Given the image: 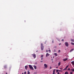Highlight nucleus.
<instances>
[{
    "label": "nucleus",
    "instance_id": "obj_1",
    "mask_svg": "<svg viewBox=\"0 0 74 74\" xmlns=\"http://www.w3.org/2000/svg\"><path fill=\"white\" fill-rule=\"evenodd\" d=\"M29 68L30 69H31V70H34V69H33V66H32L30 65H29Z\"/></svg>",
    "mask_w": 74,
    "mask_h": 74
},
{
    "label": "nucleus",
    "instance_id": "obj_2",
    "mask_svg": "<svg viewBox=\"0 0 74 74\" xmlns=\"http://www.w3.org/2000/svg\"><path fill=\"white\" fill-rule=\"evenodd\" d=\"M41 49L42 50L44 49V46L42 43L41 44Z\"/></svg>",
    "mask_w": 74,
    "mask_h": 74
},
{
    "label": "nucleus",
    "instance_id": "obj_3",
    "mask_svg": "<svg viewBox=\"0 0 74 74\" xmlns=\"http://www.w3.org/2000/svg\"><path fill=\"white\" fill-rule=\"evenodd\" d=\"M65 44L66 46V47H68V46L69 45V43H68V42H65Z\"/></svg>",
    "mask_w": 74,
    "mask_h": 74
},
{
    "label": "nucleus",
    "instance_id": "obj_4",
    "mask_svg": "<svg viewBox=\"0 0 74 74\" xmlns=\"http://www.w3.org/2000/svg\"><path fill=\"white\" fill-rule=\"evenodd\" d=\"M32 56H33V57L35 59L36 56V54H32Z\"/></svg>",
    "mask_w": 74,
    "mask_h": 74
},
{
    "label": "nucleus",
    "instance_id": "obj_5",
    "mask_svg": "<svg viewBox=\"0 0 74 74\" xmlns=\"http://www.w3.org/2000/svg\"><path fill=\"white\" fill-rule=\"evenodd\" d=\"M44 67H45V68H46L48 67V66L46 64H44Z\"/></svg>",
    "mask_w": 74,
    "mask_h": 74
},
{
    "label": "nucleus",
    "instance_id": "obj_6",
    "mask_svg": "<svg viewBox=\"0 0 74 74\" xmlns=\"http://www.w3.org/2000/svg\"><path fill=\"white\" fill-rule=\"evenodd\" d=\"M41 58V60H42V59H43V55H42L40 57Z\"/></svg>",
    "mask_w": 74,
    "mask_h": 74
},
{
    "label": "nucleus",
    "instance_id": "obj_7",
    "mask_svg": "<svg viewBox=\"0 0 74 74\" xmlns=\"http://www.w3.org/2000/svg\"><path fill=\"white\" fill-rule=\"evenodd\" d=\"M49 55H50L49 54H48V53H47L46 56V57H47V56H49Z\"/></svg>",
    "mask_w": 74,
    "mask_h": 74
},
{
    "label": "nucleus",
    "instance_id": "obj_8",
    "mask_svg": "<svg viewBox=\"0 0 74 74\" xmlns=\"http://www.w3.org/2000/svg\"><path fill=\"white\" fill-rule=\"evenodd\" d=\"M68 59V58H66V59H64L63 60L64 62H65L66 60H67Z\"/></svg>",
    "mask_w": 74,
    "mask_h": 74
},
{
    "label": "nucleus",
    "instance_id": "obj_9",
    "mask_svg": "<svg viewBox=\"0 0 74 74\" xmlns=\"http://www.w3.org/2000/svg\"><path fill=\"white\" fill-rule=\"evenodd\" d=\"M71 41L72 42H74V39H71Z\"/></svg>",
    "mask_w": 74,
    "mask_h": 74
},
{
    "label": "nucleus",
    "instance_id": "obj_10",
    "mask_svg": "<svg viewBox=\"0 0 74 74\" xmlns=\"http://www.w3.org/2000/svg\"><path fill=\"white\" fill-rule=\"evenodd\" d=\"M28 67V66H25V70H27V68Z\"/></svg>",
    "mask_w": 74,
    "mask_h": 74
},
{
    "label": "nucleus",
    "instance_id": "obj_11",
    "mask_svg": "<svg viewBox=\"0 0 74 74\" xmlns=\"http://www.w3.org/2000/svg\"><path fill=\"white\" fill-rule=\"evenodd\" d=\"M71 64L74 66V61H72L71 62Z\"/></svg>",
    "mask_w": 74,
    "mask_h": 74
},
{
    "label": "nucleus",
    "instance_id": "obj_12",
    "mask_svg": "<svg viewBox=\"0 0 74 74\" xmlns=\"http://www.w3.org/2000/svg\"><path fill=\"white\" fill-rule=\"evenodd\" d=\"M34 69H35V70H36V69H37V67L36 66H34Z\"/></svg>",
    "mask_w": 74,
    "mask_h": 74
},
{
    "label": "nucleus",
    "instance_id": "obj_13",
    "mask_svg": "<svg viewBox=\"0 0 74 74\" xmlns=\"http://www.w3.org/2000/svg\"><path fill=\"white\" fill-rule=\"evenodd\" d=\"M55 69H54V70L53 71V74H55Z\"/></svg>",
    "mask_w": 74,
    "mask_h": 74
},
{
    "label": "nucleus",
    "instance_id": "obj_14",
    "mask_svg": "<svg viewBox=\"0 0 74 74\" xmlns=\"http://www.w3.org/2000/svg\"><path fill=\"white\" fill-rule=\"evenodd\" d=\"M54 55L56 56H58V54H57V53H54Z\"/></svg>",
    "mask_w": 74,
    "mask_h": 74
},
{
    "label": "nucleus",
    "instance_id": "obj_15",
    "mask_svg": "<svg viewBox=\"0 0 74 74\" xmlns=\"http://www.w3.org/2000/svg\"><path fill=\"white\" fill-rule=\"evenodd\" d=\"M64 74H69V72L67 71H66L65 73Z\"/></svg>",
    "mask_w": 74,
    "mask_h": 74
},
{
    "label": "nucleus",
    "instance_id": "obj_16",
    "mask_svg": "<svg viewBox=\"0 0 74 74\" xmlns=\"http://www.w3.org/2000/svg\"><path fill=\"white\" fill-rule=\"evenodd\" d=\"M60 64H61V62H59V63H58V66H60Z\"/></svg>",
    "mask_w": 74,
    "mask_h": 74
},
{
    "label": "nucleus",
    "instance_id": "obj_17",
    "mask_svg": "<svg viewBox=\"0 0 74 74\" xmlns=\"http://www.w3.org/2000/svg\"><path fill=\"white\" fill-rule=\"evenodd\" d=\"M74 51V49H71V51H70V52H72V51Z\"/></svg>",
    "mask_w": 74,
    "mask_h": 74
},
{
    "label": "nucleus",
    "instance_id": "obj_18",
    "mask_svg": "<svg viewBox=\"0 0 74 74\" xmlns=\"http://www.w3.org/2000/svg\"><path fill=\"white\" fill-rule=\"evenodd\" d=\"M71 45H74V43L73 42H71Z\"/></svg>",
    "mask_w": 74,
    "mask_h": 74
},
{
    "label": "nucleus",
    "instance_id": "obj_19",
    "mask_svg": "<svg viewBox=\"0 0 74 74\" xmlns=\"http://www.w3.org/2000/svg\"><path fill=\"white\" fill-rule=\"evenodd\" d=\"M68 67H69V66H67L65 68V69L67 70V68H68Z\"/></svg>",
    "mask_w": 74,
    "mask_h": 74
},
{
    "label": "nucleus",
    "instance_id": "obj_20",
    "mask_svg": "<svg viewBox=\"0 0 74 74\" xmlns=\"http://www.w3.org/2000/svg\"><path fill=\"white\" fill-rule=\"evenodd\" d=\"M4 69H6L7 68V66L6 65H5L4 66Z\"/></svg>",
    "mask_w": 74,
    "mask_h": 74
},
{
    "label": "nucleus",
    "instance_id": "obj_21",
    "mask_svg": "<svg viewBox=\"0 0 74 74\" xmlns=\"http://www.w3.org/2000/svg\"><path fill=\"white\" fill-rule=\"evenodd\" d=\"M68 70L69 71H70V70H71V69H70V68H69L68 69Z\"/></svg>",
    "mask_w": 74,
    "mask_h": 74
},
{
    "label": "nucleus",
    "instance_id": "obj_22",
    "mask_svg": "<svg viewBox=\"0 0 74 74\" xmlns=\"http://www.w3.org/2000/svg\"><path fill=\"white\" fill-rule=\"evenodd\" d=\"M27 74H30V72H29V71H28V73H27Z\"/></svg>",
    "mask_w": 74,
    "mask_h": 74
},
{
    "label": "nucleus",
    "instance_id": "obj_23",
    "mask_svg": "<svg viewBox=\"0 0 74 74\" xmlns=\"http://www.w3.org/2000/svg\"><path fill=\"white\" fill-rule=\"evenodd\" d=\"M58 52H59V53L60 52V50H59L58 51Z\"/></svg>",
    "mask_w": 74,
    "mask_h": 74
},
{
    "label": "nucleus",
    "instance_id": "obj_24",
    "mask_svg": "<svg viewBox=\"0 0 74 74\" xmlns=\"http://www.w3.org/2000/svg\"><path fill=\"white\" fill-rule=\"evenodd\" d=\"M59 71H60V72L61 71V72H62L63 71H62V70H59Z\"/></svg>",
    "mask_w": 74,
    "mask_h": 74
},
{
    "label": "nucleus",
    "instance_id": "obj_25",
    "mask_svg": "<svg viewBox=\"0 0 74 74\" xmlns=\"http://www.w3.org/2000/svg\"><path fill=\"white\" fill-rule=\"evenodd\" d=\"M70 74H73V72H71L70 73Z\"/></svg>",
    "mask_w": 74,
    "mask_h": 74
},
{
    "label": "nucleus",
    "instance_id": "obj_26",
    "mask_svg": "<svg viewBox=\"0 0 74 74\" xmlns=\"http://www.w3.org/2000/svg\"><path fill=\"white\" fill-rule=\"evenodd\" d=\"M64 70H66L65 68H64V69L63 70V71H64Z\"/></svg>",
    "mask_w": 74,
    "mask_h": 74
},
{
    "label": "nucleus",
    "instance_id": "obj_27",
    "mask_svg": "<svg viewBox=\"0 0 74 74\" xmlns=\"http://www.w3.org/2000/svg\"><path fill=\"white\" fill-rule=\"evenodd\" d=\"M49 52H51V50H48Z\"/></svg>",
    "mask_w": 74,
    "mask_h": 74
},
{
    "label": "nucleus",
    "instance_id": "obj_28",
    "mask_svg": "<svg viewBox=\"0 0 74 74\" xmlns=\"http://www.w3.org/2000/svg\"><path fill=\"white\" fill-rule=\"evenodd\" d=\"M52 69V67L51 66L50 67V69Z\"/></svg>",
    "mask_w": 74,
    "mask_h": 74
},
{
    "label": "nucleus",
    "instance_id": "obj_29",
    "mask_svg": "<svg viewBox=\"0 0 74 74\" xmlns=\"http://www.w3.org/2000/svg\"><path fill=\"white\" fill-rule=\"evenodd\" d=\"M24 74H26V72L25 71L24 72Z\"/></svg>",
    "mask_w": 74,
    "mask_h": 74
},
{
    "label": "nucleus",
    "instance_id": "obj_30",
    "mask_svg": "<svg viewBox=\"0 0 74 74\" xmlns=\"http://www.w3.org/2000/svg\"><path fill=\"white\" fill-rule=\"evenodd\" d=\"M58 70H56V72H58Z\"/></svg>",
    "mask_w": 74,
    "mask_h": 74
},
{
    "label": "nucleus",
    "instance_id": "obj_31",
    "mask_svg": "<svg viewBox=\"0 0 74 74\" xmlns=\"http://www.w3.org/2000/svg\"><path fill=\"white\" fill-rule=\"evenodd\" d=\"M62 41H64V40L62 39Z\"/></svg>",
    "mask_w": 74,
    "mask_h": 74
},
{
    "label": "nucleus",
    "instance_id": "obj_32",
    "mask_svg": "<svg viewBox=\"0 0 74 74\" xmlns=\"http://www.w3.org/2000/svg\"><path fill=\"white\" fill-rule=\"evenodd\" d=\"M46 52H48V50H47L46 51Z\"/></svg>",
    "mask_w": 74,
    "mask_h": 74
},
{
    "label": "nucleus",
    "instance_id": "obj_33",
    "mask_svg": "<svg viewBox=\"0 0 74 74\" xmlns=\"http://www.w3.org/2000/svg\"><path fill=\"white\" fill-rule=\"evenodd\" d=\"M52 43H53V40L52 41Z\"/></svg>",
    "mask_w": 74,
    "mask_h": 74
},
{
    "label": "nucleus",
    "instance_id": "obj_34",
    "mask_svg": "<svg viewBox=\"0 0 74 74\" xmlns=\"http://www.w3.org/2000/svg\"><path fill=\"white\" fill-rule=\"evenodd\" d=\"M60 69L61 70H62L63 69L62 68H60Z\"/></svg>",
    "mask_w": 74,
    "mask_h": 74
},
{
    "label": "nucleus",
    "instance_id": "obj_35",
    "mask_svg": "<svg viewBox=\"0 0 74 74\" xmlns=\"http://www.w3.org/2000/svg\"><path fill=\"white\" fill-rule=\"evenodd\" d=\"M36 52H38V50L36 51Z\"/></svg>",
    "mask_w": 74,
    "mask_h": 74
},
{
    "label": "nucleus",
    "instance_id": "obj_36",
    "mask_svg": "<svg viewBox=\"0 0 74 74\" xmlns=\"http://www.w3.org/2000/svg\"><path fill=\"white\" fill-rule=\"evenodd\" d=\"M35 64H37V62H36Z\"/></svg>",
    "mask_w": 74,
    "mask_h": 74
},
{
    "label": "nucleus",
    "instance_id": "obj_37",
    "mask_svg": "<svg viewBox=\"0 0 74 74\" xmlns=\"http://www.w3.org/2000/svg\"><path fill=\"white\" fill-rule=\"evenodd\" d=\"M58 74H59V72H58Z\"/></svg>",
    "mask_w": 74,
    "mask_h": 74
},
{
    "label": "nucleus",
    "instance_id": "obj_38",
    "mask_svg": "<svg viewBox=\"0 0 74 74\" xmlns=\"http://www.w3.org/2000/svg\"><path fill=\"white\" fill-rule=\"evenodd\" d=\"M56 68L57 69H58V67H56Z\"/></svg>",
    "mask_w": 74,
    "mask_h": 74
},
{
    "label": "nucleus",
    "instance_id": "obj_39",
    "mask_svg": "<svg viewBox=\"0 0 74 74\" xmlns=\"http://www.w3.org/2000/svg\"><path fill=\"white\" fill-rule=\"evenodd\" d=\"M60 44H60L59 45H60Z\"/></svg>",
    "mask_w": 74,
    "mask_h": 74
},
{
    "label": "nucleus",
    "instance_id": "obj_40",
    "mask_svg": "<svg viewBox=\"0 0 74 74\" xmlns=\"http://www.w3.org/2000/svg\"><path fill=\"white\" fill-rule=\"evenodd\" d=\"M40 62H42V61H41Z\"/></svg>",
    "mask_w": 74,
    "mask_h": 74
},
{
    "label": "nucleus",
    "instance_id": "obj_41",
    "mask_svg": "<svg viewBox=\"0 0 74 74\" xmlns=\"http://www.w3.org/2000/svg\"><path fill=\"white\" fill-rule=\"evenodd\" d=\"M58 41H60L59 39H58Z\"/></svg>",
    "mask_w": 74,
    "mask_h": 74
},
{
    "label": "nucleus",
    "instance_id": "obj_42",
    "mask_svg": "<svg viewBox=\"0 0 74 74\" xmlns=\"http://www.w3.org/2000/svg\"><path fill=\"white\" fill-rule=\"evenodd\" d=\"M22 74H24V73H23Z\"/></svg>",
    "mask_w": 74,
    "mask_h": 74
},
{
    "label": "nucleus",
    "instance_id": "obj_43",
    "mask_svg": "<svg viewBox=\"0 0 74 74\" xmlns=\"http://www.w3.org/2000/svg\"><path fill=\"white\" fill-rule=\"evenodd\" d=\"M5 74H7V73H6Z\"/></svg>",
    "mask_w": 74,
    "mask_h": 74
}]
</instances>
